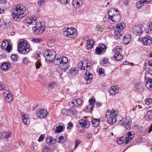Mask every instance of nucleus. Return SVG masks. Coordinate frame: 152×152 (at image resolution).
<instances>
[{"label": "nucleus", "mask_w": 152, "mask_h": 152, "mask_svg": "<svg viewBox=\"0 0 152 152\" xmlns=\"http://www.w3.org/2000/svg\"><path fill=\"white\" fill-rule=\"evenodd\" d=\"M93 65L91 62L89 60H84L81 62H80L78 64V67L80 68L82 70H86L87 72L85 74L84 77L86 83H90L92 81L93 76L91 73L88 72L87 71L89 70L91 68Z\"/></svg>", "instance_id": "1"}, {"label": "nucleus", "mask_w": 152, "mask_h": 152, "mask_svg": "<svg viewBox=\"0 0 152 152\" xmlns=\"http://www.w3.org/2000/svg\"><path fill=\"white\" fill-rule=\"evenodd\" d=\"M53 62L55 65H58V68L62 70H66L69 67L68 59L65 56L60 57L57 55V56H55Z\"/></svg>", "instance_id": "2"}, {"label": "nucleus", "mask_w": 152, "mask_h": 152, "mask_svg": "<svg viewBox=\"0 0 152 152\" xmlns=\"http://www.w3.org/2000/svg\"><path fill=\"white\" fill-rule=\"evenodd\" d=\"M119 115L118 111L114 109L108 110L105 113V117L108 122L110 124H115L116 122L117 117Z\"/></svg>", "instance_id": "3"}, {"label": "nucleus", "mask_w": 152, "mask_h": 152, "mask_svg": "<svg viewBox=\"0 0 152 152\" xmlns=\"http://www.w3.org/2000/svg\"><path fill=\"white\" fill-rule=\"evenodd\" d=\"M17 44L18 50L19 53L26 54L29 51V45L26 40L23 39H21L18 41Z\"/></svg>", "instance_id": "4"}, {"label": "nucleus", "mask_w": 152, "mask_h": 152, "mask_svg": "<svg viewBox=\"0 0 152 152\" xmlns=\"http://www.w3.org/2000/svg\"><path fill=\"white\" fill-rule=\"evenodd\" d=\"M37 18L36 17L32 18H29L26 20L27 23L30 24L34 25L36 24V27L38 28L41 33H43L45 31V24L41 22L37 23Z\"/></svg>", "instance_id": "5"}, {"label": "nucleus", "mask_w": 152, "mask_h": 152, "mask_svg": "<svg viewBox=\"0 0 152 152\" xmlns=\"http://www.w3.org/2000/svg\"><path fill=\"white\" fill-rule=\"evenodd\" d=\"M63 34L68 37L73 38L77 35V30L74 28H67L64 31Z\"/></svg>", "instance_id": "6"}, {"label": "nucleus", "mask_w": 152, "mask_h": 152, "mask_svg": "<svg viewBox=\"0 0 152 152\" xmlns=\"http://www.w3.org/2000/svg\"><path fill=\"white\" fill-rule=\"evenodd\" d=\"M57 55L56 54L55 51L53 50H47L45 52L44 57L48 63L52 62L55 59V56Z\"/></svg>", "instance_id": "7"}, {"label": "nucleus", "mask_w": 152, "mask_h": 152, "mask_svg": "<svg viewBox=\"0 0 152 152\" xmlns=\"http://www.w3.org/2000/svg\"><path fill=\"white\" fill-rule=\"evenodd\" d=\"M24 10H13V17L15 20L20 18L24 17L26 15L24 13Z\"/></svg>", "instance_id": "8"}, {"label": "nucleus", "mask_w": 152, "mask_h": 152, "mask_svg": "<svg viewBox=\"0 0 152 152\" xmlns=\"http://www.w3.org/2000/svg\"><path fill=\"white\" fill-rule=\"evenodd\" d=\"M138 39L144 45H149L152 43V38L150 36H145L143 37H140Z\"/></svg>", "instance_id": "9"}, {"label": "nucleus", "mask_w": 152, "mask_h": 152, "mask_svg": "<svg viewBox=\"0 0 152 152\" xmlns=\"http://www.w3.org/2000/svg\"><path fill=\"white\" fill-rule=\"evenodd\" d=\"M145 30V27L141 25L135 26L133 29L134 34L136 35H140Z\"/></svg>", "instance_id": "10"}, {"label": "nucleus", "mask_w": 152, "mask_h": 152, "mask_svg": "<svg viewBox=\"0 0 152 152\" xmlns=\"http://www.w3.org/2000/svg\"><path fill=\"white\" fill-rule=\"evenodd\" d=\"M1 48L4 50H6L7 52L9 53L11 50L12 45L10 44L9 40H4L2 43Z\"/></svg>", "instance_id": "11"}, {"label": "nucleus", "mask_w": 152, "mask_h": 152, "mask_svg": "<svg viewBox=\"0 0 152 152\" xmlns=\"http://www.w3.org/2000/svg\"><path fill=\"white\" fill-rule=\"evenodd\" d=\"M122 52V49L120 46L116 47L115 50V55H114V59L117 61L122 59L123 56L121 54Z\"/></svg>", "instance_id": "12"}, {"label": "nucleus", "mask_w": 152, "mask_h": 152, "mask_svg": "<svg viewBox=\"0 0 152 152\" xmlns=\"http://www.w3.org/2000/svg\"><path fill=\"white\" fill-rule=\"evenodd\" d=\"M114 13L115 14L113 15H109V18L113 22H118L120 21L121 16V15L119 14L118 11V10H113Z\"/></svg>", "instance_id": "13"}, {"label": "nucleus", "mask_w": 152, "mask_h": 152, "mask_svg": "<svg viewBox=\"0 0 152 152\" xmlns=\"http://www.w3.org/2000/svg\"><path fill=\"white\" fill-rule=\"evenodd\" d=\"M47 111L45 109H39L36 112V115L39 118H43L47 116Z\"/></svg>", "instance_id": "14"}, {"label": "nucleus", "mask_w": 152, "mask_h": 152, "mask_svg": "<svg viewBox=\"0 0 152 152\" xmlns=\"http://www.w3.org/2000/svg\"><path fill=\"white\" fill-rule=\"evenodd\" d=\"M82 103L81 99L80 98L73 100L69 103V106L71 107H77L80 105Z\"/></svg>", "instance_id": "15"}, {"label": "nucleus", "mask_w": 152, "mask_h": 152, "mask_svg": "<svg viewBox=\"0 0 152 152\" xmlns=\"http://www.w3.org/2000/svg\"><path fill=\"white\" fill-rule=\"evenodd\" d=\"M131 118L129 117L126 118L122 124V125L127 130H129L131 128Z\"/></svg>", "instance_id": "16"}, {"label": "nucleus", "mask_w": 152, "mask_h": 152, "mask_svg": "<svg viewBox=\"0 0 152 152\" xmlns=\"http://www.w3.org/2000/svg\"><path fill=\"white\" fill-rule=\"evenodd\" d=\"M134 134V132L133 131H129L127 133V135L126 136L125 138V143L127 144L129 143V142L132 140V139L133 137Z\"/></svg>", "instance_id": "17"}, {"label": "nucleus", "mask_w": 152, "mask_h": 152, "mask_svg": "<svg viewBox=\"0 0 152 152\" xmlns=\"http://www.w3.org/2000/svg\"><path fill=\"white\" fill-rule=\"evenodd\" d=\"M72 3L75 8L78 9L80 8L83 5V1L82 0H73Z\"/></svg>", "instance_id": "18"}, {"label": "nucleus", "mask_w": 152, "mask_h": 152, "mask_svg": "<svg viewBox=\"0 0 152 152\" xmlns=\"http://www.w3.org/2000/svg\"><path fill=\"white\" fill-rule=\"evenodd\" d=\"M10 66V63L9 62L7 61L2 63L1 67L3 70L7 71L9 69Z\"/></svg>", "instance_id": "19"}, {"label": "nucleus", "mask_w": 152, "mask_h": 152, "mask_svg": "<svg viewBox=\"0 0 152 152\" xmlns=\"http://www.w3.org/2000/svg\"><path fill=\"white\" fill-rule=\"evenodd\" d=\"M125 24L124 23H119L116 25L114 28L115 31H121L125 27Z\"/></svg>", "instance_id": "20"}, {"label": "nucleus", "mask_w": 152, "mask_h": 152, "mask_svg": "<svg viewBox=\"0 0 152 152\" xmlns=\"http://www.w3.org/2000/svg\"><path fill=\"white\" fill-rule=\"evenodd\" d=\"M134 87L138 92H141L143 90L142 85L141 82L136 83L134 85Z\"/></svg>", "instance_id": "21"}, {"label": "nucleus", "mask_w": 152, "mask_h": 152, "mask_svg": "<svg viewBox=\"0 0 152 152\" xmlns=\"http://www.w3.org/2000/svg\"><path fill=\"white\" fill-rule=\"evenodd\" d=\"M79 122L81 126L86 128L89 126L90 124V122L84 119L79 120Z\"/></svg>", "instance_id": "22"}, {"label": "nucleus", "mask_w": 152, "mask_h": 152, "mask_svg": "<svg viewBox=\"0 0 152 152\" xmlns=\"http://www.w3.org/2000/svg\"><path fill=\"white\" fill-rule=\"evenodd\" d=\"M22 119L23 123L26 124H28L30 123V119L27 115L22 114Z\"/></svg>", "instance_id": "23"}, {"label": "nucleus", "mask_w": 152, "mask_h": 152, "mask_svg": "<svg viewBox=\"0 0 152 152\" xmlns=\"http://www.w3.org/2000/svg\"><path fill=\"white\" fill-rule=\"evenodd\" d=\"M3 95L6 101L7 102L10 103L12 102L13 99V97L12 96V94L7 95V94H3Z\"/></svg>", "instance_id": "24"}, {"label": "nucleus", "mask_w": 152, "mask_h": 152, "mask_svg": "<svg viewBox=\"0 0 152 152\" xmlns=\"http://www.w3.org/2000/svg\"><path fill=\"white\" fill-rule=\"evenodd\" d=\"M46 142L48 144H54L56 141L54 138L49 136L46 138Z\"/></svg>", "instance_id": "25"}, {"label": "nucleus", "mask_w": 152, "mask_h": 152, "mask_svg": "<svg viewBox=\"0 0 152 152\" xmlns=\"http://www.w3.org/2000/svg\"><path fill=\"white\" fill-rule=\"evenodd\" d=\"M131 39V37L130 35H126L123 40V43L125 45H127L129 43Z\"/></svg>", "instance_id": "26"}, {"label": "nucleus", "mask_w": 152, "mask_h": 152, "mask_svg": "<svg viewBox=\"0 0 152 152\" xmlns=\"http://www.w3.org/2000/svg\"><path fill=\"white\" fill-rule=\"evenodd\" d=\"M78 69L77 67H74L72 68L70 70V73L72 75H75L78 73Z\"/></svg>", "instance_id": "27"}, {"label": "nucleus", "mask_w": 152, "mask_h": 152, "mask_svg": "<svg viewBox=\"0 0 152 152\" xmlns=\"http://www.w3.org/2000/svg\"><path fill=\"white\" fill-rule=\"evenodd\" d=\"M26 10L25 7L21 4H16L14 5L12 10Z\"/></svg>", "instance_id": "28"}, {"label": "nucleus", "mask_w": 152, "mask_h": 152, "mask_svg": "<svg viewBox=\"0 0 152 152\" xmlns=\"http://www.w3.org/2000/svg\"><path fill=\"white\" fill-rule=\"evenodd\" d=\"M99 119H94L91 122L93 126L97 127L98 126L99 124Z\"/></svg>", "instance_id": "29"}, {"label": "nucleus", "mask_w": 152, "mask_h": 152, "mask_svg": "<svg viewBox=\"0 0 152 152\" xmlns=\"http://www.w3.org/2000/svg\"><path fill=\"white\" fill-rule=\"evenodd\" d=\"M145 115L148 120H151L152 119V110L147 111Z\"/></svg>", "instance_id": "30"}, {"label": "nucleus", "mask_w": 152, "mask_h": 152, "mask_svg": "<svg viewBox=\"0 0 152 152\" xmlns=\"http://www.w3.org/2000/svg\"><path fill=\"white\" fill-rule=\"evenodd\" d=\"M94 105L91 104H89L88 105L86 106L84 109L85 112L87 113H89L91 112L93 108Z\"/></svg>", "instance_id": "31"}, {"label": "nucleus", "mask_w": 152, "mask_h": 152, "mask_svg": "<svg viewBox=\"0 0 152 152\" xmlns=\"http://www.w3.org/2000/svg\"><path fill=\"white\" fill-rule=\"evenodd\" d=\"M94 41L91 40L89 42H88L86 45L87 48L88 49H91L94 45Z\"/></svg>", "instance_id": "32"}, {"label": "nucleus", "mask_w": 152, "mask_h": 152, "mask_svg": "<svg viewBox=\"0 0 152 152\" xmlns=\"http://www.w3.org/2000/svg\"><path fill=\"white\" fill-rule=\"evenodd\" d=\"M116 87L115 86L111 87L109 93L110 94L113 96L115 95L116 93Z\"/></svg>", "instance_id": "33"}, {"label": "nucleus", "mask_w": 152, "mask_h": 152, "mask_svg": "<svg viewBox=\"0 0 152 152\" xmlns=\"http://www.w3.org/2000/svg\"><path fill=\"white\" fill-rule=\"evenodd\" d=\"M144 3L142 1H141V0H140L139 1H138L136 4V8L138 9H140L144 6Z\"/></svg>", "instance_id": "34"}, {"label": "nucleus", "mask_w": 152, "mask_h": 152, "mask_svg": "<svg viewBox=\"0 0 152 152\" xmlns=\"http://www.w3.org/2000/svg\"><path fill=\"white\" fill-rule=\"evenodd\" d=\"M101 64L103 66H106L108 64V59L106 58H104L100 62Z\"/></svg>", "instance_id": "35"}, {"label": "nucleus", "mask_w": 152, "mask_h": 152, "mask_svg": "<svg viewBox=\"0 0 152 152\" xmlns=\"http://www.w3.org/2000/svg\"><path fill=\"white\" fill-rule=\"evenodd\" d=\"M121 31H115L114 32V36L116 39H118L120 38V37L122 35L120 33Z\"/></svg>", "instance_id": "36"}, {"label": "nucleus", "mask_w": 152, "mask_h": 152, "mask_svg": "<svg viewBox=\"0 0 152 152\" xmlns=\"http://www.w3.org/2000/svg\"><path fill=\"white\" fill-rule=\"evenodd\" d=\"M63 130V127L62 126L60 125V126L56 127V129L55 130V133H59L61 132Z\"/></svg>", "instance_id": "37"}, {"label": "nucleus", "mask_w": 152, "mask_h": 152, "mask_svg": "<svg viewBox=\"0 0 152 152\" xmlns=\"http://www.w3.org/2000/svg\"><path fill=\"white\" fill-rule=\"evenodd\" d=\"M145 84L146 87L149 89H152V81L146 82Z\"/></svg>", "instance_id": "38"}, {"label": "nucleus", "mask_w": 152, "mask_h": 152, "mask_svg": "<svg viewBox=\"0 0 152 152\" xmlns=\"http://www.w3.org/2000/svg\"><path fill=\"white\" fill-rule=\"evenodd\" d=\"M0 26H3L4 28H6L10 25L9 22H5L4 23H1L0 22Z\"/></svg>", "instance_id": "39"}, {"label": "nucleus", "mask_w": 152, "mask_h": 152, "mask_svg": "<svg viewBox=\"0 0 152 152\" xmlns=\"http://www.w3.org/2000/svg\"><path fill=\"white\" fill-rule=\"evenodd\" d=\"M33 30L34 31L33 33L34 34L38 35L39 34V33H40V32L38 28L36 27H36H34L33 28Z\"/></svg>", "instance_id": "40"}, {"label": "nucleus", "mask_w": 152, "mask_h": 152, "mask_svg": "<svg viewBox=\"0 0 152 152\" xmlns=\"http://www.w3.org/2000/svg\"><path fill=\"white\" fill-rule=\"evenodd\" d=\"M103 51V50L101 48L98 47L96 49V53L97 54H101L102 53Z\"/></svg>", "instance_id": "41"}, {"label": "nucleus", "mask_w": 152, "mask_h": 152, "mask_svg": "<svg viewBox=\"0 0 152 152\" xmlns=\"http://www.w3.org/2000/svg\"><path fill=\"white\" fill-rule=\"evenodd\" d=\"M124 139L125 138L124 137H122L117 139V141L118 144H121L124 142Z\"/></svg>", "instance_id": "42"}, {"label": "nucleus", "mask_w": 152, "mask_h": 152, "mask_svg": "<svg viewBox=\"0 0 152 152\" xmlns=\"http://www.w3.org/2000/svg\"><path fill=\"white\" fill-rule=\"evenodd\" d=\"M42 41V39L40 38H33L32 39V41L34 43L40 42Z\"/></svg>", "instance_id": "43"}, {"label": "nucleus", "mask_w": 152, "mask_h": 152, "mask_svg": "<svg viewBox=\"0 0 152 152\" xmlns=\"http://www.w3.org/2000/svg\"><path fill=\"white\" fill-rule=\"evenodd\" d=\"M96 29L97 31L101 32L103 30L104 28L102 27V26L98 25L96 26Z\"/></svg>", "instance_id": "44"}, {"label": "nucleus", "mask_w": 152, "mask_h": 152, "mask_svg": "<svg viewBox=\"0 0 152 152\" xmlns=\"http://www.w3.org/2000/svg\"><path fill=\"white\" fill-rule=\"evenodd\" d=\"M65 141V140L64 138V137L62 136L58 138V142L60 143H64Z\"/></svg>", "instance_id": "45"}, {"label": "nucleus", "mask_w": 152, "mask_h": 152, "mask_svg": "<svg viewBox=\"0 0 152 152\" xmlns=\"http://www.w3.org/2000/svg\"><path fill=\"white\" fill-rule=\"evenodd\" d=\"M60 2L62 4L69 5V0H60Z\"/></svg>", "instance_id": "46"}, {"label": "nucleus", "mask_w": 152, "mask_h": 152, "mask_svg": "<svg viewBox=\"0 0 152 152\" xmlns=\"http://www.w3.org/2000/svg\"><path fill=\"white\" fill-rule=\"evenodd\" d=\"M152 102V99L151 98H148L145 100V104L147 105H150Z\"/></svg>", "instance_id": "47"}, {"label": "nucleus", "mask_w": 152, "mask_h": 152, "mask_svg": "<svg viewBox=\"0 0 152 152\" xmlns=\"http://www.w3.org/2000/svg\"><path fill=\"white\" fill-rule=\"evenodd\" d=\"M42 152H49V147L45 146L42 148Z\"/></svg>", "instance_id": "48"}, {"label": "nucleus", "mask_w": 152, "mask_h": 152, "mask_svg": "<svg viewBox=\"0 0 152 152\" xmlns=\"http://www.w3.org/2000/svg\"><path fill=\"white\" fill-rule=\"evenodd\" d=\"M11 58L12 60L14 62L16 61L18 58L17 56L14 54L12 55Z\"/></svg>", "instance_id": "49"}, {"label": "nucleus", "mask_w": 152, "mask_h": 152, "mask_svg": "<svg viewBox=\"0 0 152 152\" xmlns=\"http://www.w3.org/2000/svg\"><path fill=\"white\" fill-rule=\"evenodd\" d=\"M98 69H99L98 71L99 73L102 76H104V70L101 68H98Z\"/></svg>", "instance_id": "50"}, {"label": "nucleus", "mask_w": 152, "mask_h": 152, "mask_svg": "<svg viewBox=\"0 0 152 152\" xmlns=\"http://www.w3.org/2000/svg\"><path fill=\"white\" fill-rule=\"evenodd\" d=\"M55 85V83L53 82H51V83H49V85L48 86V88H50V89L53 88H54V86Z\"/></svg>", "instance_id": "51"}, {"label": "nucleus", "mask_w": 152, "mask_h": 152, "mask_svg": "<svg viewBox=\"0 0 152 152\" xmlns=\"http://www.w3.org/2000/svg\"><path fill=\"white\" fill-rule=\"evenodd\" d=\"M31 146L34 150H36L37 148V144L36 143L32 142L31 143Z\"/></svg>", "instance_id": "52"}, {"label": "nucleus", "mask_w": 152, "mask_h": 152, "mask_svg": "<svg viewBox=\"0 0 152 152\" xmlns=\"http://www.w3.org/2000/svg\"><path fill=\"white\" fill-rule=\"evenodd\" d=\"M61 114L62 115H68L67 110L65 109H62L61 111Z\"/></svg>", "instance_id": "53"}, {"label": "nucleus", "mask_w": 152, "mask_h": 152, "mask_svg": "<svg viewBox=\"0 0 152 152\" xmlns=\"http://www.w3.org/2000/svg\"><path fill=\"white\" fill-rule=\"evenodd\" d=\"M6 134V132H3L0 134V137L1 138L5 137V135Z\"/></svg>", "instance_id": "54"}, {"label": "nucleus", "mask_w": 152, "mask_h": 152, "mask_svg": "<svg viewBox=\"0 0 152 152\" xmlns=\"http://www.w3.org/2000/svg\"><path fill=\"white\" fill-rule=\"evenodd\" d=\"M44 139V135H41L38 139V141L39 142H41Z\"/></svg>", "instance_id": "55"}, {"label": "nucleus", "mask_w": 152, "mask_h": 152, "mask_svg": "<svg viewBox=\"0 0 152 152\" xmlns=\"http://www.w3.org/2000/svg\"><path fill=\"white\" fill-rule=\"evenodd\" d=\"M116 118V121H117L118 122H119L121 121L122 120L123 118L122 117L121 115H118Z\"/></svg>", "instance_id": "56"}, {"label": "nucleus", "mask_w": 152, "mask_h": 152, "mask_svg": "<svg viewBox=\"0 0 152 152\" xmlns=\"http://www.w3.org/2000/svg\"><path fill=\"white\" fill-rule=\"evenodd\" d=\"M41 65V63L40 61H37L36 64V67L37 69H39Z\"/></svg>", "instance_id": "57"}, {"label": "nucleus", "mask_w": 152, "mask_h": 152, "mask_svg": "<svg viewBox=\"0 0 152 152\" xmlns=\"http://www.w3.org/2000/svg\"><path fill=\"white\" fill-rule=\"evenodd\" d=\"M89 102L90 103V104H91L92 105H93L95 102V100L94 99H91L89 100Z\"/></svg>", "instance_id": "58"}, {"label": "nucleus", "mask_w": 152, "mask_h": 152, "mask_svg": "<svg viewBox=\"0 0 152 152\" xmlns=\"http://www.w3.org/2000/svg\"><path fill=\"white\" fill-rule=\"evenodd\" d=\"M72 126L73 124L71 122H69L68 124V126H67V129H71L72 128Z\"/></svg>", "instance_id": "59"}, {"label": "nucleus", "mask_w": 152, "mask_h": 152, "mask_svg": "<svg viewBox=\"0 0 152 152\" xmlns=\"http://www.w3.org/2000/svg\"><path fill=\"white\" fill-rule=\"evenodd\" d=\"M152 77V74L149 72H147L145 73V77H146V78L147 77Z\"/></svg>", "instance_id": "60"}, {"label": "nucleus", "mask_w": 152, "mask_h": 152, "mask_svg": "<svg viewBox=\"0 0 152 152\" xmlns=\"http://www.w3.org/2000/svg\"><path fill=\"white\" fill-rule=\"evenodd\" d=\"M148 30L149 31H152V21L149 24Z\"/></svg>", "instance_id": "61"}, {"label": "nucleus", "mask_w": 152, "mask_h": 152, "mask_svg": "<svg viewBox=\"0 0 152 152\" xmlns=\"http://www.w3.org/2000/svg\"><path fill=\"white\" fill-rule=\"evenodd\" d=\"M23 63L25 64H27L28 61V59L27 58H24L23 59Z\"/></svg>", "instance_id": "62"}, {"label": "nucleus", "mask_w": 152, "mask_h": 152, "mask_svg": "<svg viewBox=\"0 0 152 152\" xmlns=\"http://www.w3.org/2000/svg\"><path fill=\"white\" fill-rule=\"evenodd\" d=\"M7 94V95L12 94L10 91L7 90V89L5 90V91L4 93V94Z\"/></svg>", "instance_id": "63"}, {"label": "nucleus", "mask_w": 152, "mask_h": 152, "mask_svg": "<svg viewBox=\"0 0 152 152\" xmlns=\"http://www.w3.org/2000/svg\"><path fill=\"white\" fill-rule=\"evenodd\" d=\"M68 112V115L70 116L73 115L72 114V110H71V109H69L68 110H67Z\"/></svg>", "instance_id": "64"}]
</instances>
